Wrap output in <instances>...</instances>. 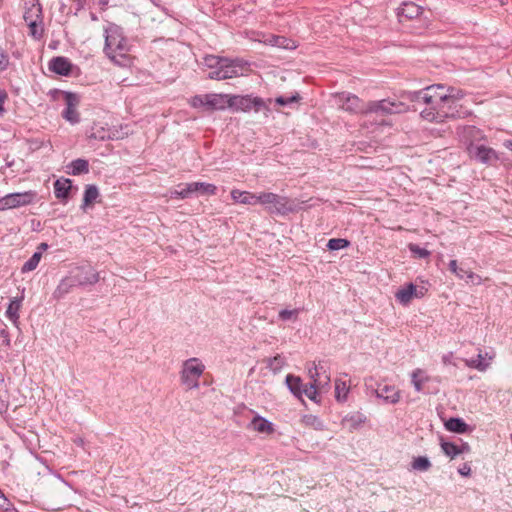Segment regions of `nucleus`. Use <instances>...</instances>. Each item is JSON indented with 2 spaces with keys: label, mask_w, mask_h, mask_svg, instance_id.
Wrapping results in <instances>:
<instances>
[{
  "label": "nucleus",
  "mask_w": 512,
  "mask_h": 512,
  "mask_svg": "<svg viewBox=\"0 0 512 512\" xmlns=\"http://www.w3.org/2000/svg\"><path fill=\"white\" fill-rule=\"evenodd\" d=\"M260 204L266 205V210L271 215L286 216L290 213H297L303 209L304 201L281 196L272 192L258 194Z\"/></svg>",
  "instance_id": "f257e3e1"
},
{
  "label": "nucleus",
  "mask_w": 512,
  "mask_h": 512,
  "mask_svg": "<svg viewBox=\"0 0 512 512\" xmlns=\"http://www.w3.org/2000/svg\"><path fill=\"white\" fill-rule=\"evenodd\" d=\"M469 112L458 101H443L437 108L421 110V117L430 122L442 123L446 119L465 118Z\"/></svg>",
  "instance_id": "f03ea898"
},
{
  "label": "nucleus",
  "mask_w": 512,
  "mask_h": 512,
  "mask_svg": "<svg viewBox=\"0 0 512 512\" xmlns=\"http://www.w3.org/2000/svg\"><path fill=\"white\" fill-rule=\"evenodd\" d=\"M105 54L112 60L119 55L124 57L129 51L130 45L128 39L124 36L123 29L115 24L105 29Z\"/></svg>",
  "instance_id": "7ed1b4c3"
},
{
  "label": "nucleus",
  "mask_w": 512,
  "mask_h": 512,
  "mask_svg": "<svg viewBox=\"0 0 512 512\" xmlns=\"http://www.w3.org/2000/svg\"><path fill=\"white\" fill-rule=\"evenodd\" d=\"M228 107L235 111L255 112L264 111L265 115L271 111L267 102L260 97H253L252 95H231L228 98Z\"/></svg>",
  "instance_id": "20e7f679"
},
{
  "label": "nucleus",
  "mask_w": 512,
  "mask_h": 512,
  "mask_svg": "<svg viewBox=\"0 0 512 512\" xmlns=\"http://www.w3.org/2000/svg\"><path fill=\"white\" fill-rule=\"evenodd\" d=\"M249 69V64L240 58H227V62L222 63L220 70L210 71L208 74L209 79L225 80L244 75V72Z\"/></svg>",
  "instance_id": "39448f33"
},
{
  "label": "nucleus",
  "mask_w": 512,
  "mask_h": 512,
  "mask_svg": "<svg viewBox=\"0 0 512 512\" xmlns=\"http://www.w3.org/2000/svg\"><path fill=\"white\" fill-rule=\"evenodd\" d=\"M178 187L182 188L170 192L172 199H188L194 195H215L217 193V187L214 184L205 182L179 184Z\"/></svg>",
  "instance_id": "423d86ee"
},
{
  "label": "nucleus",
  "mask_w": 512,
  "mask_h": 512,
  "mask_svg": "<svg viewBox=\"0 0 512 512\" xmlns=\"http://www.w3.org/2000/svg\"><path fill=\"white\" fill-rule=\"evenodd\" d=\"M406 111L404 102L392 101L390 99H382L379 101H369L365 106V114L375 113L377 115H390L402 113Z\"/></svg>",
  "instance_id": "0eeeda50"
},
{
  "label": "nucleus",
  "mask_w": 512,
  "mask_h": 512,
  "mask_svg": "<svg viewBox=\"0 0 512 512\" xmlns=\"http://www.w3.org/2000/svg\"><path fill=\"white\" fill-rule=\"evenodd\" d=\"M335 105L338 108L355 114H365L366 103L355 94L349 92H338L333 94Z\"/></svg>",
  "instance_id": "6e6552de"
},
{
  "label": "nucleus",
  "mask_w": 512,
  "mask_h": 512,
  "mask_svg": "<svg viewBox=\"0 0 512 512\" xmlns=\"http://www.w3.org/2000/svg\"><path fill=\"white\" fill-rule=\"evenodd\" d=\"M204 371V365L198 363V359L191 358L184 362L181 372V380L188 389L199 386L198 379Z\"/></svg>",
  "instance_id": "1a4fd4ad"
},
{
  "label": "nucleus",
  "mask_w": 512,
  "mask_h": 512,
  "mask_svg": "<svg viewBox=\"0 0 512 512\" xmlns=\"http://www.w3.org/2000/svg\"><path fill=\"white\" fill-rule=\"evenodd\" d=\"M36 196L37 193L32 190L7 194L0 198V211L27 206L33 203Z\"/></svg>",
  "instance_id": "9d476101"
},
{
  "label": "nucleus",
  "mask_w": 512,
  "mask_h": 512,
  "mask_svg": "<svg viewBox=\"0 0 512 512\" xmlns=\"http://www.w3.org/2000/svg\"><path fill=\"white\" fill-rule=\"evenodd\" d=\"M467 150L472 159L485 165H494L499 160L498 153L493 148L485 145H474L471 143Z\"/></svg>",
  "instance_id": "9b49d317"
},
{
  "label": "nucleus",
  "mask_w": 512,
  "mask_h": 512,
  "mask_svg": "<svg viewBox=\"0 0 512 512\" xmlns=\"http://www.w3.org/2000/svg\"><path fill=\"white\" fill-rule=\"evenodd\" d=\"M70 275L75 285L81 287L94 285L100 279L99 273L90 265L76 267Z\"/></svg>",
  "instance_id": "f8f14e48"
},
{
  "label": "nucleus",
  "mask_w": 512,
  "mask_h": 512,
  "mask_svg": "<svg viewBox=\"0 0 512 512\" xmlns=\"http://www.w3.org/2000/svg\"><path fill=\"white\" fill-rule=\"evenodd\" d=\"M62 93L66 104V107L62 112V117L71 124L79 123L80 114L76 110V107L80 102L79 95L70 91H64Z\"/></svg>",
  "instance_id": "ddd939ff"
},
{
  "label": "nucleus",
  "mask_w": 512,
  "mask_h": 512,
  "mask_svg": "<svg viewBox=\"0 0 512 512\" xmlns=\"http://www.w3.org/2000/svg\"><path fill=\"white\" fill-rule=\"evenodd\" d=\"M366 386L375 393L377 398L383 399L386 403L396 404L400 400V391L394 385L379 383L374 388L372 384L366 383Z\"/></svg>",
  "instance_id": "4468645a"
},
{
  "label": "nucleus",
  "mask_w": 512,
  "mask_h": 512,
  "mask_svg": "<svg viewBox=\"0 0 512 512\" xmlns=\"http://www.w3.org/2000/svg\"><path fill=\"white\" fill-rule=\"evenodd\" d=\"M423 89L426 95L425 99L427 100L426 108H437L443 101L447 100L444 85L433 84Z\"/></svg>",
  "instance_id": "2eb2a0df"
},
{
  "label": "nucleus",
  "mask_w": 512,
  "mask_h": 512,
  "mask_svg": "<svg viewBox=\"0 0 512 512\" xmlns=\"http://www.w3.org/2000/svg\"><path fill=\"white\" fill-rule=\"evenodd\" d=\"M73 67L72 62L64 56L53 57L48 63L49 70L61 76H70Z\"/></svg>",
  "instance_id": "dca6fc26"
},
{
  "label": "nucleus",
  "mask_w": 512,
  "mask_h": 512,
  "mask_svg": "<svg viewBox=\"0 0 512 512\" xmlns=\"http://www.w3.org/2000/svg\"><path fill=\"white\" fill-rule=\"evenodd\" d=\"M55 197L63 204H66L71 196V190L73 188L72 180L69 178H59L54 184Z\"/></svg>",
  "instance_id": "f3484780"
},
{
  "label": "nucleus",
  "mask_w": 512,
  "mask_h": 512,
  "mask_svg": "<svg viewBox=\"0 0 512 512\" xmlns=\"http://www.w3.org/2000/svg\"><path fill=\"white\" fill-rule=\"evenodd\" d=\"M422 13L423 7L411 1H404L401 3L400 7L397 8V16L400 22H402L403 19H415L419 17Z\"/></svg>",
  "instance_id": "a211bd4d"
},
{
  "label": "nucleus",
  "mask_w": 512,
  "mask_h": 512,
  "mask_svg": "<svg viewBox=\"0 0 512 512\" xmlns=\"http://www.w3.org/2000/svg\"><path fill=\"white\" fill-rule=\"evenodd\" d=\"M424 93V89L404 92L402 98L411 104V106H406V110L411 108L413 111H419L421 113V110L425 109L422 108V106H427L426 95Z\"/></svg>",
  "instance_id": "6ab92c4d"
},
{
  "label": "nucleus",
  "mask_w": 512,
  "mask_h": 512,
  "mask_svg": "<svg viewBox=\"0 0 512 512\" xmlns=\"http://www.w3.org/2000/svg\"><path fill=\"white\" fill-rule=\"evenodd\" d=\"M366 420L367 418L364 414L360 412H353L343 417L342 425L347 426L349 432H353L358 430L366 422Z\"/></svg>",
  "instance_id": "aec40b11"
},
{
  "label": "nucleus",
  "mask_w": 512,
  "mask_h": 512,
  "mask_svg": "<svg viewBox=\"0 0 512 512\" xmlns=\"http://www.w3.org/2000/svg\"><path fill=\"white\" fill-rule=\"evenodd\" d=\"M444 427L447 431L465 434L471 431L470 426L460 417H450L445 421Z\"/></svg>",
  "instance_id": "412c9836"
},
{
  "label": "nucleus",
  "mask_w": 512,
  "mask_h": 512,
  "mask_svg": "<svg viewBox=\"0 0 512 512\" xmlns=\"http://www.w3.org/2000/svg\"><path fill=\"white\" fill-rule=\"evenodd\" d=\"M285 383L289 389V391L298 399L302 400L303 390L305 385L302 382V379L299 376L288 374L285 378Z\"/></svg>",
  "instance_id": "4be33fe9"
},
{
  "label": "nucleus",
  "mask_w": 512,
  "mask_h": 512,
  "mask_svg": "<svg viewBox=\"0 0 512 512\" xmlns=\"http://www.w3.org/2000/svg\"><path fill=\"white\" fill-rule=\"evenodd\" d=\"M231 95L210 94L206 95L207 107L211 110H223L228 107V98Z\"/></svg>",
  "instance_id": "5701e85b"
},
{
  "label": "nucleus",
  "mask_w": 512,
  "mask_h": 512,
  "mask_svg": "<svg viewBox=\"0 0 512 512\" xmlns=\"http://www.w3.org/2000/svg\"><path fill=\"white\" fill-rule=\"evenodd\" d=\"M231 198L239 202L241 204H247V205H256L260 204V200H258V195L246 192V191H240L237 189H234L231 191Z\"/></svg>",
  "instance_id": "b1692460"
},
{
  "label": "nucleus",
  "mask_w": 512,
  "mask_h": 512,
  "mask_svg": "<svg viewBox=\"0 0 512 512\" xmlns=\"http://www.w3.org/2000/svg\"><path fill=\"white\" fill-rule=\"evenodd\" d=\"M416 295V285H414L412 282L406 284L404 287L399 289L395 297L396 299L403 305H407L411 302L413 298H415Z\"/></svg>",
  "instance_id": "393cba45"
},
{
  "label": "nucleus",
  "mask_w": 512,
  "mask_h": 512,
  "mask_svg": "<svg viewBox=\"0 0 512 512\" xmlns=\"http://www.w3.org/2000/svg\"><path fill=\"white\" fill-rule=\"evenodd\" d=\"M251 426L259 433L271 434L274 432L273 423L260 415H256L252 419Z\"/></svg>",
  "instance_id": "a878e982"
},
{
  "label": "nucleus",
  "mask_w": 512,
  "mask_h": 512,
  "mask_svg": "<svg viewBox=\"0 0 512 512\" xmlns=\"http://www.w3.org/2000/svg\"><path fill=\"white\" fill-rule=\"evenodd\" d=\"M73 287H76L71 275L63 278L56 289L53 292V297L57 300L62 299L66 294H68Z\"/></svg>",
  "instance_id": "bb28decb"
},
{
  "label": "nucleus",
  "mask_w": 512,
  "mask_h": 512,
  "mask_svg": "<svg viewBox=\"0 0 512 512\" xmlns=\"http://www.w3.org/2000/svg\"><path fill=\"white\" fill-rule=\"evenodd\" d=\"M24 20L28 23L30 30L29 34L36 40L41 39L44 33V28L42 25H38L36 19H32L30 11H26L24 13Z\"/></svg>",
  "instance_id": "cd10ccee"
},
{
  "label": "nucleus",
  "mask_w": 512,
  "mask_h": 512,
  "mask_svg": "<svg viewBox=\"0 0 512 512\" xmlns=\"http://www.w3.org/2000/svg\"><path fill=\"white\" fill-rule=\"evenodd\" d=\"M98 197L99 190L97 186L94 184L86 185L81 208L85 211L86 207L91 206Z\"/></svg>",
  "instance_id": "c85d7f7f"
},
{
  "label": "nucleus",
  "mask_w": 512,
  "mask_h": 512,
  "mask_svg": "<svg viewBox=\"0 0 512 512\" xmlns=\"http://www.w3.org/2000/svg\"><path fill=\"white\" fill-rule=\"evenodd\" d=\"M68 168L71 170L68 172L71 175H81L89 172V162L86 159L78 158L73 160Z\"/></svg>",
  "instance_id": "c756f323"
},
{
  "label": "nucleus",
  "mask_w": 512,
  "mask_h": 512,
  "mask_svg": "<svg viewBox=\"0 0 512 512\" xmlns=\"http://www.w3.org/2000/svg\"><path fill=\"white\" fill-rule=\"evenodd\" d=\"M23 298H14L10 301L7 310L6 316L9 320H11L14 324H17L19 319V310L21 308V302Z\"/></svg>",
  "instance_id": "7c9ffc66"
},
{
  "label": "nucleus",
  "mask_w": 512,
  "mask_h": 512,
  "mask_svg": "<svg viewBox=\"0 0 512 512\" xmlns=\"http://www.w3.org/2000/svg\"><path fill=\"white\" fill-rule=\"evenodd\" d=\"M323 369L321 365H314L312 368H309L308 374L311 379L310 383H315L317 386L327 385L330 381L329 376H325V380L322 381L320 378V370Z\"/></svg>",
  "instance_id": "2f4dec72"
},
{
  "label": "nucleus",
  "mask_w": 512,
  "mask_h": 512,
  "mask_svg": "<svg viewBox=\"0 0 512 512\" xmlns=\"http://www.w3.org/2000/svg\"><path fill=\"white\" fill-rule=\"evenodd\" d=\"M227 62V57H220L216 55H206L203 58V64L213 70H220L222 63Z\"/></svg>",
  "instance_id": "473e14b6"
},
{
  "label": "nucleus",
  "mask_w": 512,
  "mask_h": 512,
  "mask_svg": "<svg viewBox=\"0 0 512 512\" xmlns=\"http://www.w3.org/2000/svg\"><path fill=\"white\" fill-rule=\"evenodd\" d=\"M440 446L443 453L451 459L459 455L458 445L453 442L445 441L442 437L440 438Z\"/></svg>",
  "instance_id": "72a5a7b5"
},
{
  "label": "nucleus",
  "mask_w": 512,
  "mask_h": 512,
  "mask_svg": "<svg viewBox=\"0 0 512 512\" xmlns=\"http://www.w3.org/2000/svg\"><path fill=\"white\" fill-rule=\"evenodd\" d=\"M42 258L41 251H36L33 255L23 264L21 268L22 273H27L33 271L37 268L40 260Z\"/></svg>",
  "instance_id": "f704fd0d"
},
{
  "label": "nucleus",
  "mask_w": 512,
  "mask_h": 512,
  "mask_svg": "<svg viewBox=\"0 0 512 512\" xmlns=\"http://www.w3.org/2000/svg\"><path fill=\"white\" fill-rule=\"evenodd\" d=\"M302 423L319 431L324 430L325 427L323 421L318 416L312 414L304 415L302 417Z\"/></svg>",
  "instance_id": "c9c22d12"
},
{
  "label": "nucleus",
  "mask_w": 512,
  "mask_h": 512,
  "mask_svg": "<svg viewBox=\"0 0 512 512\" xmlns=\"http://www.w3.org/2000/svg\"><path fill=\"white\" fill-rule=\"evenodd\" d=\"M267 368H269L274 374L280 372L282 367L285 365V358L279 354L274 357L267 358Z\"/></svg>",
  "instance_id": "e433bc0d"
},
{
  "label": "nucleus",
  "mask_w": 512,
  "mask_h": 512,
  "mask_svg": "<svg viewBox=\"0 0 512 512\" xmlns=\"http://www.w3.org/2000/svg\"><path fill=\"white\" fill-rule=\"evenodd\" d=\"M448 266H449V270L451 272H453L454 274H456V276L459 277L460 279H464L465 276L467 278L473 279L475 276V274L473 272L467 271V270L463 269L462 267H459L456 260H451L449 262Z\"/></svg>",
  "instance_id": "4c0bfd02"
},
{
  "label": "nucleus",
  "mask_w": 512,
  "mask_h": 512,
  "mask_svg": "<svg viewBox=\"0 0 512 512\" xmlns=\"http://www.w3.org/2000/svg\"><path fill=\"white\" fill-rule=\"evenodd\" d=\"M349 388L345 381L336 380L335 382V398L339 402H344L347 399Z\"/></svg>",
  "instance_id": "58836bf2"
},
{
  "label": "nucleus",
  "mask_w": 512,
  "mask_h": 512,
  "mask_svg": "<svg viewBox=\"0 0 512 512\" xmlns=\"http://www.w3.org/2000/svg\"><path fill=\"white\" fill-rule=\"evenodd\" d=\"M432 464L426 456L415 457L411 463V467L417 471H427L431 468Z\"/></svg>",
  "instance_id": "ea45409f"
},
{
  "label": "nucleus",
  "mask_w": 512,
  "mask_h": 512,
  "mask_svg": "<svg viewBox=\"0 0 512 512\" xmlns=\"http://www.w3.org/2000/svg\"><path fill=\"white\" fill-rule=\"evenodd\" d=\"M350 246V241L344 238H332L328 240L326 245L330 251H337Z\"/></svg>",
  "instance_id": "a19ab883"
},
{
  "label": "nucleus",
  "mask_w": 512,
  "mask_h": 512,
  "mask_svg": "<svg viewBox=\"0 0 512 512\" xmlns=\"http://www.w3.org/2000/svg\"><path fill=\"white\" fill-rule=\"evenodd\" d=\"M301 99L300 94L296 92L291 96H278L274 101L279 106H289L293 103H298Z\"/></svg>",
  "instance_id": "79ce46f5"
},
{
  "label": "nucleus",
  "mask_w": 512,
  "mask_h": 512,
  "mask_svg": "<svg viewBox=\"0 0 512 512\" xmlns=\"http://www.w3.org/2000/svg\"><path fill=\"white\" fill-rule=\"evenodd\" d=\"M445 95H446V101H460L465 93L461 89H457L455 87H446L445 86Z\"/></svg>",
  "instance_id": "37998d69"
},
{
  "label": "nucleus",
  "mask_w": 512,
  "mask_h": 512,
  "mask_svg": "<svg viewBox=\"0 0 512 512\" xmlns=\"http://www.w3.org/2000/svg\"><path fill=\"white\" fill-rule=\"evenodd\" d=\"M465 363L468 367L475 368L479 371H484L488 366V363L484 361L483 356L480 353L477 355L476 358L465 360Z\"/></svg>",
  "instance_id": "c03bdc74"
},
{
  "label": "nucleus",
  "mask_w": 512,
  "mask_h": 512,
  "mask_svg": "<svg viewBox=\"0 0 512 512\" xmlns=\"http://www.w3.org/2000/svg\"><path fill=\"white\" fill-rule=\"evenodd\" d=\"M422 374H423V371L420 369H417V370L413 371V373H412L411 381H412V384L417 392L423 391V383H424V381H426L428 379L427 377L420 378L419 376Z\"/></svg>",
  "instance_id": "a18cd8bd"
},
{
  "label": "nucleus",
  "mask_w": 512,
  "mask_h": 512,
  "mask_svg": "<svg viewBox=\"0 0 512 512\" xmlns=\"http://www.w3.org/2000/svg\"><path fill=\"white\" fill-rule=\"evenodd\" d=\"M408 249L409 251L417 258H420V259H425V258H428L430 256V251H428L427 249L425 248H422L420 247L419 245L417 244H414V243H410L408 245Z\"/></svg>",
  "instance_id": "49530a36"
},
{
  "label": "nucleus",
  "mask_w": 512,
  "mask_h": 512,
  "mask_svg": "<svg viewBox=\"0 0 512 512\" xmlns=\"http://www.w3.org/2000/svg\"><path fill=\"white\" fill-rule=\"evenodd\" d=\"M315 383H309V385H305L303 390V395H306L310 400L318 403L320 400L318 399V389Z\"/></svg>",
  "instance_id": "de8ad7c7"
},
{
  "label": "nucleus",
  "mask_w": 512,
  "mask_h": 512,
  "mask_svg": "<svg viewBox=\"0 0 512 512\" xmlns=\"http://www.w3.org/2000/svg\"><path fill=\"white\" fill-rule=\"evenodd\" d=\"M297 315H298L297 309H294V310L283 309L279 312V319L282 321H288V320H291L292 318L296 319Z\"/></svg>",
  "instance_id": "09e8293b"
},
{
  "label": "nucleus",
  "mask_w": 512,
  "mask_h": 512,
  "mask_svg": "<svg viewBox=\"0 0 512 512\" xmlns=\"http://www.w3.org/2000/svg\"><path fill=\"white\" fill-rule=\"evenodd\" d=\"M8 408V396L6 390L0 387V413Z\"/></svg>",
  "instance_id": "8fccbe9b"
},
{
  "label": "nucleus",
  "mask_w": 512,
  "mask_h": 512,
  "mask_svg": "<svg viewBox=\"0 0 512 512\" xmlns=\"http://www.w3.org/2000/svg\"><path fill=\"white\" fill-rule=\"evenodd\" d=\"M9 65V57L7 53L0 47V72L6 70Z\"/></svg>",
  "instance_id": "3c124183"
},
{
  "label": "nucleus",
  "mask_w": 512,
  "mask_h": 512,
  "mask_svg": "<svg viewBox=\"0 0 512 512\" xmlns=\"http://www.w3.org/2000/svg\"><path fill=\"white\" fill-rule=\"evenodd\" d=\"M8 93L5 90H0V115L3 116L6 113L4 107L5 102L8 100Z\"/></svg>",
  "instance_id": "603ef678"
},
{
  "label": "nucleus",
  "mask_w": 512,
  "mask_h": 512,
  "mask_svg": "<svg viewBox=\"0 0 512 512\" xmlns=\"http://www.w3.org/2000/svg\"><path fill=\"white\" fill-rule=\"evenodd\" d=\"M206 102V96L203 97V96H200V95H196L192 98V106L197 108V107H201V106H207V104H205Z\"/></svg>",
  "instance_id": "864d4df0"
},
{
  "label": "nucleus",
  "mask_w": 512,
  "mask_h": 512,
  "mask_svg": "<svg viewBox=\"0 0 512 512\" xmlns=\"http://www.w3.org/2000/svg\"><path fill=\"white\" fill-rule=\"evenodd\" d=\"M458 472H459V474H460V475H462V476H465V477L470 476V474H471V467H470V465H469V464L464 463V464L462 465V467H460V468L458 469Z\"/></svg>",
  "instance_id": "5fc2aeb1"
},
{
  "label": "nucleus",
  "mask_w": 512,
  "mask_h": 512,
  "mask_svg": "<svg viewBox=\"0 0 512 512\" xmlns=\"http://www.w3.org/2000/svg\"><path fill=\"white\" fill-rule=\"evenodd\" d=\"M453 354L452 353H448V354H445L443 357H442V361L445 365H456L454 362H453Z\"/></svg>",
  "instance_id": "6e6d98bb"
},
{
  "label": "nucleus",
  "mask_w": 512,
  "mask_h": 512,
  "mask_svg": "<svg viewBox=\"0 0 512 512\" xmlns=\"http://www.w3.org/2000/svg\"><path fill=\"white\" fill-rule=\"evenodd\" d=\"M459 455L463 453L470 452V445L467 442H463L461 445H458Z\"/></svg>",
  "instance_id": "4d7b16f0"
},
{
  "label": "nucleus",
  "mask_w": 512,
  "mask_h": 512,
  "mask_svg": "<svg viewBox=\"0 0 512 512\" xmlns=\"http://www.w3.org/2000/svg\"><path fill=\"white\" fill-rule=\"evenodd\" d=\"M427 290L424 287H420L419 289L416 287V295L415 298H421L424 296Z\"/></svg>",
  "instance_id": "13d9d810"
},
{
  "label": "nucleus",
  "mask_w": 512,
  "mask_h": 512,
  "mask_svg": "<svg viewBox=\"0 0 512 512\" xmlns=\"http://www.w3.org/2000/svg\"><path fill=\"white\" fill-rule=\"evenodd\" d=\"M74 1L77 3V8H76L77 11H80L81 9H83L86 0H74Z\"/></svg>",
  "instance_id": "bf43d9fd"
},
{
  "label": "nucleus",
  "mask_w": 512,
  "mask_h": 512,
  "mask_svg": "<svg viewBox=\"0 0 512 512\" xmlns=\"http://www.w3.org/2000/svg\"><path fill=\"white\" fill-rule=\"evenodd\" d=\"M47 249H48L47 243H40L39 246L37 247V251H41V253Z\"/></svg>",
  "instance_id": "052dcab7"
},
{
  "label": "nucleus",
  "mask_w": 512,
  "mask_h": 512,
  "mask_svg": "<svg viewBox=\"0 0 512 512\" xmlns=\"http://www.w3.org/2000/svg\"><path fill=\"white\" fill-rule=\"evenodd\" d=\"M504 146H505L507 149H509V150H511V151H512V140H506V141L504 142Z\"/></svg>",
  "instance_id": "680f3d73"
},
{
  "label": "nucleus",
  "mask_w": 512,
  "mask_h": 512,
  "mask_svg": "<svg viewBox=\"0 0 512 512\" xmlns=\"http://www.w3.org/2000/svg\"><path fill=\"white\" fill-rule=\"evenodd\" d=\"M0 499L3 500V502H8L7 498L5 497L4 493L2 492V490L0 489Z\"/></svg>",
  "instance_id": "e2e57ef3"
},
{
  "label": "nucleus",
  "mask_w": 512,
  "mask_h": 512,
  "mask_svg": "<svg viewBox=\"0 0 512 512\" xmlns=\"http://www.w3.org/2000/svg\"><path fill=\"white\" fill-rule=\"evenodd\" d=\"M0 335L3 336L4 338L8 336V332L6 330H1L0 332Z\"/></svg>",
  "instance_id": "0e129e2a"
},
{
  "label": "nucleus",
  "mask_w": 512,
  "mask_h": 512,
  "mask_svg": "<svg viewBox=\"0 0 512 512\" xmlns=\"http://www.w3.org/2000/svg\"><path fill=\"white\" fill-rule=\"evenodd\" d=\"M99 4L102 5V6L107 5L108 4V0H100Z\"/></svg>",
  "instance_id": "69168bd1"
},
{
  "label": "nucleus",
  "mask_w": 512,
  "mask_h": 512,
  "mask_svg": "<svg viewBox=\"0 0 512 512\" xmlns=\"http://www.w3.org/2000/svg\"><path fill=\"white\" fill-rule=\"evenodd\" d=\"M4 343H5L6 346L10 345V339L8 338V336L5 337Z\"/></svg>",
  "instance_id": "338daca9"
},
{
  "label": "nucleus",
  "mask_w": 512,
  "mask_h": 512,
  "mask_svg": "<svg viewBox=\"0 0 512 512\" xmlns=\"http://www.w3.org/2000/svg\"><path fill=\"white\" fill-rule=\"evenodd\" d=\"M90 16L93 21L97 20V16L94 13H91Z\"/></svg>",
  "instance_id": "774afa93"
}]
</instances>
